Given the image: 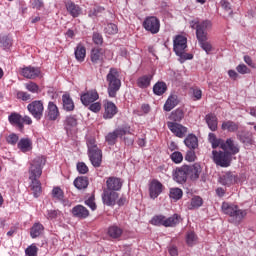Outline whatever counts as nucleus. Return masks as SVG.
<instances>
[{
    "label": "nucleus",
    "instance_id": "f257e3e1",
    "mask_svg": "<svg viewBox=\"0 0 256 256\" xmlns=\"http://www.w3.org/2000/svg\"><path fill=\"white\" fill-rule=\"evenodd\" d=\"M46 160L43 156H37L30 163L29 168V179L31 180L30 189L33 191L34 197H39L41 195V182L38 180L43 173V166Z\"/></svg>",
    "mask_w": 256,
    "mask_h": 256
},
{
    "label": "nucleus",
    "instance_id": "f03ea898",
    "mask_svg": "<svg viewBox=\"0 0 256 256\" xmlns=\"http://www.w3.org/2000/svg\"><path fill=\"white\" fill-rule=\"evenodd\" d=\"M221 210L224 215H229L230 223L234 225H240V223L247 217V210L240 209L239 206L235 204H229L228 202H223Z\"/></svg>",
    "mask_w": 256,
    "mask_h": 256
},
{
    "label": "nucleus",
    "instance_id": "7ed1b4c3",
    "mask_svg": "<svg viewBox=\"0 0 256 256\" xmlns=\"http://www.w3.org/2000/svg\"><path fill=\"white\" fill-rule=\"evenodd\" d=\"M106 81L108 83L107 93L108 97L115 99L117 92L121 89V78H119V70L117 68H110Z\"/></svg>",
    "mask_w": 256,
    "mask_h": 256
},
{
    "label": "nucleus",
    "instance_id": "20e7f679",
    "mask_svg": "<svg viewBox=\"0 0 256 256\" xmlns=\"http://www.w3.org/2000/svg\"><path fill=\"white\" fill-rule=\"evenodd\" d=\"M124 135H131V126L125 125L115 129L113 132H109L105 137L106 143H108V145H115L117 139L124 137Z\"/></svg>",
    "mask_w": 256,
    "mask_h": 256
},
{
    "label": "nucleus",
    "instance_id": "39448f33",
    "mask_svg": "<svg viewBox=\"0 0 256 256\" xmlns=\"http://www.w3.org/2000/svg\"><path fill=\"white\" fill-rule=\"evenodd\" d=\"M213 161L219 167H229L231 165V154L229 151H212Z\"/></svg>",
    "mask_w": 256,
    "mask_h": 256
},
{
    "label": "nucleus",
    "instance_id": "423d86ee",
    "mask_svg": "<svg viewBox=\"0 0 256 256\" xmlns=\"http://www.w3.org/2000/svg\"><path fill=\"white\" fill-rule=\"evenodd\" d=\"M143 27L152 35H157L161 29V21H159V19L155 16H149L145 18Z\"/></svg>",
    "mask_w": 256,
    "mask_h": 256
},
{
    "label": "nucleus",
    "instance_id": "0eeeda50",
    "mask_svg": "<svg viewBox=\"0 0 256 256\" xmlns=\"http://www.w3.org/2000/svg\"><path fill=\"white\" fill-rule=\"evenodd\" d=\"M27 109L37 121H40V119L43 117V111H45L43 102L41 100L31 102L28 104Z\"/></svg>",
    "mask_w": 256,
    "mask_h": 256
},
{
    "label": "nucleus",
    "instance_id": "6e6552de",
    "mask_svg": "<svg viewBox=\"0 0 256 256\" xmlns=\"http://www.w3.org/2000/svg\"><path fill=\"white\" fill-rule=\"evenodd\" d=\"M90 61L93 65H103V63H105V49L100 47L92 48Z\"/></svg>",
    "mask_w": 256,
    "mask_h": 256
},
{
    "label": "nucleus",
    "instance_id": "1a4fd4ad",
    "mask_svg": "<svg viewBox=\"0 0 256 256\" xmlns=\"http://www.w3.org/2000/svg\"><path fill=\"white\" fill-rule=\"evenodd\" d=\"M117 199H119V193L104 189L102 193V201L104 205H107L108 207H113L117 203Z\"/></svg>",
    "mask_w": 256,
    "mask_h": 256
},
{
    "label": "nucleus",
    "instance_id": "9d476101",
    "mask_svg": "<svg viewBox=\"0 0 256 256\" xmlns=\"http://www.w3.org/2000/svg\"><path fill=\"white\" fill-rule=\"evenodd\" d=\"M195 29H196V39H200L203 37H209L207 30L211 29V21L204 20L202 22H196Z\"/></svg>",
    "mask_w": 256,
    "mask_h": 256
},
{
    "label": "nucleus",
    "instance_id": "9b49d317",
    "mask_svg": "<svg viewBox=\"0 0 256 256\" xmlns=\"http://www.w3.org/2000/svg\"><path fill=\"white\" fill-rule=\"evenodd\" d=\"M168 129L180 139H183L185 135H187V127L177 123V122H168L167 123Z\"/></svg>",
    "mask_w": 256,
    "mask_h": 256
},
{
    "label": "nucleus",
    "instance_id": "f8f14e48",
    "mask_svg": "<svg viewBox=\"0 0 256 256\" xmlns=\"http://www.w3.org/2000/svg\"><path fill=\"white\" fill-rule=\"evenodd\" d=\"M187 168L185 165L181 167H177L173 171V179L176 181V183H180V185H183V183H187Z\"/></svg>",
    "mask_w": 256,
    "mask_h": 256
},
{
    "label": "nucleus",
    "instance_id": "ddd939ff",
    "mask_svg": "<svg viewBox=\"0 0 256 256\" xmlns=\"http://www.w3.org/2000/svg\"><path fill=\"white\" fill-rule=\"evenodd\" d=\"M80 99L82 104L85 105V107H89L91 103H95V101L99 99V93H97V90H90L82 94Z\"/></svg>",
    "mask_w": 256,
    "mask_h": 256
},
{
    "label": "nucleus",
    "instance_id": "4468645a",
    "mask_svg": "<svg viewBox=\"0 0 256 256\" xmlns=\"http://www.w3.org/2000/svg\"><path fill=\"white\" fill-rule=\"evenodd\" d=\"M149 193L151 199H157L160 193H163V184L157 179L152 180L149 185Z\"/></svg>",
    "mask_w": 256,
    "mask_h": 256
},
{
    "label": "nucleus",
    "instance_id": "2eb2a0df",
    "mask_svg": "<svg viewBox=\"0 0 256 256\" xmlns=\"http://www.w3.org/2000/svg\"><path fill=\"white\" fill-rule=\"evenodd\" d=\"M185 166H186V173L188 177H190L191 181H197L202 171L201 164L195 163L193 165H185Z\"/></svg>",
    "mask_w": 256,
    "mask_h": 256
},
{
    "label": "nucleus",
    "instance_id": "dca6fc26",
    "mask_svg": "<svg viewBox=\"0 0 256 256\" xmlns=\"http://www.w3.org/2000/svg\"><path fill=\"white\" fill-rule=\"evenodd\" d=\"M88 157L93 167H101L103 161V152H101V149L98 148L88 152Z\"/></svg>",
    "mask_w": 256,
    "mask_h": 256
},
{
    "label": "nucleus",
    "instance_id": "f3484780",
    "mask_svg": "<svg viewBox=\"0 0 256 256\" xmlns=\"http://www.w3.org/2000/svg\"><path fill=\"white\" fill-rule=\"evenodd\" d=\"M64 5L69 15H71V17H73L74 19L81 15L82 9L79 5L75 4V2L67 0L64 2Z\"/></svg>",
    "mask_w": 256,
    "mask_h": 256
},
{
    "label": "nucleus",
    "instance_id": "a211bd4d",
    "mask_svg": "<svg viewBox=\"0 0 256 256\" xmlns=\"http://www.w3.org/2000/svg\"><path fill=\"white\" fill-rule=\"evenodd\" d=\"M187 49V38L181 35H178L174 38L173 41V50L174 52L181 53V51H185Z\"/></svg>",
    "mask_w": 256,
    "mask_h": 256
},
{
    "label": "nucleus",
    "instance_id": "6ab92c4d",
    "mask_svg": "<svg viewBox=\"0 0 256 256\" xmlns=\"http://www.w3.org/2000/svg\"><path fill=\"white\" fill-rule=\"evenodd\" d=\"M106 190L114 191H121V187H123V182L117 177H109L106 181Z\"/></svg>",
    "mask_w": 256,
    "mask_h": 256
},
{
    "label": "nucleus",
    "instance_id": "aec40b11",
    "mask_svg": "<svg viewBox=\"0 0 256 256\" xmlns=\"http://www.w3.org/2000/svg\"><path fill=\"white\" fill-rule=\"evenodd\" d=\"M21 75H23L26 79H37V77L41 75V70L33 66H28L22 68Z\"/></svg>",
    "mask_w": 256,
    "mask_h": 256
},
{
    "label": "nucleus",
    "instance_id": "412c9836",
    "mask_svg": "<svg viewBox=\"0 0 256 256\" xmlns=\"http://www.w3.org/2000/svg\"><path fill=\"white\" fill-rule=\"evenodd\" d=\"M104 114L103 117L104 119H113V117H115V115H117V106L115 105V103L111 102V101H106L104 104Z\"/></svg>",
    "mask_w": 256,
    "mask_h": 256
},
{
    "label": "nucleus",
    "instance_id": "4be33fe9",
    "mask_svg": "<svg viewBox=\"0 0 256 256\" xmlns=\"http://www.w3.org/2000/svg\"><path fill=\"white\" fill-rule=\"evenodd\" d=\"M77 116L75 115H69L66 116L64 120V129L67 133H71L72 131H75L77 129Z\"/></svg>",
    "mask_w": 256,
    "mask_h": 256
},
{
    "label": "nucleus",
    "instance_id": "5701e85b",
    "mask_svg": "<svg viewBox=\"0 0 256 256\" xmlns=\"http://www.w3.org/2000/svg\"><path fill=\"white\" fill-rule=\"evenodd\" d=\"M71 213L77 219H87L89 217V210L83 205H76L72 208Z\"/></svg>",
    "mask_w": 256,
    "mask_h": 256
},
{
    "label": "nucleus",
    "instance_id": "b1692460",
    "mask_svg": "<svg viewBox=\"0 0 256 256\" xmlns=\"http://www.w3.org/2000/svg\"><path fill=\"white\" fill-rule=\"evenodd\" d=\"M236 136L243 145H253V134L251 132L241 130L236 133Z\"/></svg>",
    "mask_w": 256,
    "mask_h": 256
},
{
    "label": "nucleus",
    "instance_id": "393cba45",
    "mask_svg": "<svg viewBox=\"0 0 256 256\" xmlns=\"http://www.w3.org/2000/svg\"><path fill=\"white\" fill-rule=\"evenodd\" d=\"M223 151H230V155H237L239 153V144L231 138H228L224 144H222Z\"/></svg>",
    "mask_w": 256,
    "mask_h": 256
},
{
    "label": "nucleus",
    "instance_id": "a878e982",
    "mask_svg": "<svg viewBox=\"0 0 256 256\" xmlns=\"http://www.w3.org/2000/svg\"><path fill=\"white\" fill-rule=\"evenodd\" d=\"M221 128L223 131H228L229 133H238L239 123L228 120L222 123Z\"/></svg>",
    "mask_w": 256,
    "mask_h": 256
},
{
    "label": "nucleus",
    "instance_id": "bb28decb",
    "mask_svg": "<svg viewBox=\"0 0 256 256\" xmlns=\"http://www.w3.org/2000/svg\"><path fill=\"white\" fill-rule=\"evenodd\" d=\"M8 121L11 125H17L19 129H23V116H21V114L17 112L11 113L8 116Z\"/></svg>",
    "mask_w": 256,
    "mask_h": 256
},
{
    "label": "nucleus",
    "instance_id": "cd10ccee",
    "mask_svg": "<svg viewBox=\"0 0 256 256\" xmlns=\"http://www.w3.org/2000/svg\"><path fill=\"white\" fill-rule=\"evenodd\" d=\"M184 144L188 149H197L199 147V139L194 134H189L184 139Z\"/></svg>",
    "mask_w": 256,
    "mask_h": 256
},
{
    "label": "nucleus",
    "instance_id": "c85d7f7f",
    "mask_svg": "<svg viewBox=\"0 0 256 256\" xmlns=\"http://www.w3.org/2000/svg\"><path fill=\"white\" fill-rule=\"evenodd\" d=\"M197 41H198L201 49H203V51H205V53H207V55H209V53H211V51H213V46L211 45V42H208L209 36L197 38Z\"/></svg>",
    "mask_w": 256,
    "mask_h": 256
},
{
    "label": "nucleus",
    "instance_id": "c756f323",
    "mask_svg": "<svg viewBox=\"0 0 256 256\" xmlns=\"http://www.w3.org/2000/svg\"><path fill=\"white\" fill-rule=\"evenodd\" d=\"M179 105V100L177 99V95H171L168 97L164 104V111H172V109H175Z\"/></svg>",
    "mask_w": 256,
    "mask_h": 256
},
{
    "label": "nucleus",
    "instance_id": "7c9ffc66",
    "mask_svg": "<svg viewBox=\"0 0 256 256\" xmlns=\"http://www.w3.org/2000/svg\"><path fill=\"white\" fill-rule=\"evenodd\" d=\"M234 182H235V175H233V173L231 172H226L224 175H222L219 178V183L227 187L233 185Z\"/></svg>",
    "mask_w": 256,
    "mask_h": 256
},
{
    "label": "nucleus",
    "instance_id": "2f4dec72",
    "mask_svg": "<svg viewBox=\"0 0 256 256\" xmlns=\"http://www.w3.org/2000/svg\"><path fill=\"white\" fill-rule=\"evenodd\" d=\"M153 75L148 74L137 79V85L140 89H147L151 85Z\"/></svg>",
    "mask_w": 256,
    "mask_h": 256
},
{
    "label": "nucleus",
    "instance_id": "473e14b6",
    "mask_svg": "<svg viewBox=\"0 0 256 256\" xmlns=\"http://www.w3.org/2000/svg\"><path fill=\"white\" fill-rule=\"evenodd\" d=\"M57 117H59V108L53 102H49L48 104V119L50 121H57Z\"/></svg>",
    "mask_w": 256,
    "mask_h": 256
},
{
    "label": "nucleus",
    "instance_id": "72a5a7b5",
    "mask_svg": "<svg viewBox=\"0 0 256 256\" xmlns=\"http://www.w3.org/2000/svg\"><path fill=\"white\" fill-rule=\"evenodd\" d=\"M33 143L29 138H22L18 142V149L21 150L22 153H27V151H31Z\"/></svg>",
    "mask_w": 256,
    "mask_h": 256
},
{
    "label": "nucleus",
    "instance_id": "f704fd0d",
    "mask_svg": "<svg viewBox=\"0 0 256 256\" xmlns=\"http://www.w3.org/2000/svg\"><path fill=\"white\" fill-rule=\"evenodd\" d=\"M62 103L64 111H73L75 109V103L68 94L62 96Z\"/></svg>",
    "mask_w": 256,
    "mask_h": 256
},
{
    "label": "nucleus",
    "instance_id": "c9c22d12",
    "mask_svg": "<svg viewBox=\"0 0 256 256\" xmlns=\"http://www.w3.org/2000/svg\"><path fill=\"white\" fill-rule=\"evenodd\" d=\"M74 55L77 61L83 62L85 61V56L87 55V49H85V46H83L82 44H78L75 49Z\"/></svg>",
    "mask_w": 256,
    "mask_h": 256
},
{
    "label": "nucleus",
    "instance_id": "e433bc0d",
    "mask_svg": "<svg viewBox=\"0 0 256 256\" xmlns=\"http://www.w3.org/2000/svg\"><path fill=\"white\" fill-rule=\"evenodd\" d=\"M74 187H76V189H87V187H89V179L85 176H80L77 177L74 180Z\"/></svg>",
    "mask_w": 256,
    "mask_h": 256
},
{
    "label": "nucleus",
    "instance_id": "4c0bfd02",
    "mask_svg": "<svg viewBox=\"0 0 256 256\" xmlns=\"http://www.w3.org/2000/svg\"><path fill=\"white\" fill-rule=\"evenodd\" d=\"M108 235L112 239H119L123 235V229L117 225H112L108 228Z\"/></svg>",
    "mask_w": 256,
    "mask_h": 256
},
{
    "label": "nucleus",
    "instance_id": "58836bf2",
    "mask_svg": "<svg viewBox=\"0 0 256 256\" xmlns=\"http://www.w3.org/2000/svg\"><path fill=\"white\" fill-rule=\"evenodd\" d=\"M45 227L41 223H35L30 229V236L32 239H37L43 233Z\"/></svg>",
    "mask_w": 256,
    "mask_h": 256
},
{
    "label": "nucleus",
    "instance_id": "ea45409f",
    "mask_svg": "<svg viewBox=\"0 0 256 256\" xmlns=\"http://www.w3.org/2000/svg\"><path fill=\"white\" fill-rule=\"evenodd\" d=\"M183 117H185V112H183V109L178 108L171 112L169 119L177 123L179 121H182Z\"/></svg>",
    "mask_w": 256,
    "mask_h": 256
},
{
    "label": "nucleus",
    "instance_id": "a19ab883",
    "mask_svg": "<svg viewBox=\"0 0 256 256\" xmlns=\"http://www.w3.org/2000/svg\"><path fill=\"white\" fill-rule=\"evenodd\" d=\"M206 123L211 131H217V116L213 114L206 115Z\"/></svg>",
    "mask_w": 256,
    "mask_h": 256
},
{
    "label": "nucleus",
    "instance_id": "79ce46f5",
    "mask_svg": "<svg viewBox=\"0 0 256 256\" xmlns=\"http://www.w3.org/2000/svg\"><path fill=\"white\" fill-rule=\"evenodd\" d=\"M167 91V84L165 82H157L153 86V93L154 95H163Z\"/></svg>",
    "mask_w": 256,
    "mask_h": 256
},
{
    "label": "nucleus",
    "instance_id": "37998d69",
    "mask_svg": "<svg viewBox=\"0 0 256 256\" xmlns=\"http://www.w3.org/2000/svg\"><path fill=\"white\" fill-rule=\"evenodd\" d=\"M169 197L174 201H179V199L183 197V190H181L180 188H170Z\"/></svg>",
    "mask_w": 256,
    "mask_h": 256
},
{
    "label": "nucleus",
    "instance_id": "c03bdc74",
    "mask_svg": "<svg viewBox=\"0 0 256 256\" xmlns=\"http://www.w3.org/2000/svg\"><path fill=\"white\" fill-rule=\"evenodd\" d=\"M179 223V215L174 214L173 216L169 217L168 219L164 218V227H175Z\"/></svg>",
    "mask_w": 256,
    "mask_h": 256
},
{
    "label": "nucleus",
    "instance_id": "a18cd8bd",
    "mask_svg": "<svg viewBox=\"0 0 256 256\" xmlns=\"http://www.w3.org/2000/svg\"><path fill=\"white\" fill-rule=\"evenodd\" d=\"M13 45L11 38L7 35H0V47L2 49H9Z\"/></svg>",
    "mask_w": 256,
    "mask_h": 256
},
{
    "label": "nucleus",
    "instance_id": "49530a36",
    "mask_svg": "<svg viewBox=\"0 0 256 256\" xmlns=\"http://www.w3.org/2000/svg\"><path fill=\"white\" fill-rule=\"evenodd\" d=\"M106 35H117L119 28L114 23H109L104 28Z\"/></svg>",
    "mask_w": 256,
    "mask_h": 256
},
{
    "label": "nucleus",
    "instance_id": "de8ad7c7",
    "mask_svg": "<svg viewBox=\"0 0 256 256\" xmlns=\"http://www.w3.org/2000/svg\"><path fill=\"white\" fill-rule=\"evenodd\" d=\"M203 205V198L200 196H195L191 199L190 209H199Z\"/></svg>",
    "mask_w": 256,
    "mask_h": 256
},
{
    "label": "nucleus",
    "instance_id": "09e8293b",
    "mask_svg": "<svg viewBox=\"0 0 256 256\" xmlns=\"http://www.w3.org/2000/svg\"><path fill=\"white\" fill-rule=\"evenodd\" d=\"M186 243L189 247H193V245L197 243V235H195V232L191 231L187 233Z\"/></svg>",
    "mask_w": 256,
    "mask_h": 256
},
{
    "label": "nucleus",
    "instance_id": "8fccbe9b",
    "mask_svg": "<svg viewBox=\"0 0 256 256\" xmlns=\"http://www.w3.org/2000/svg\"><path fill=\"white\" fill-rule=\"evenodd\" d=\"M176 55L180 57L179 58L180 63H185V61L193 59V54L186 53L185 50L181 51L180 53H176Z\"/></svg>",
    "mask_w": 256,
    "mask_h": 256
},
{
    "label": "nucleus",
    "instance_id": "3c124183",
    "mask_svg": "<svg viewBox=\"0 0 256 256\" xmlns=\"http://www.w3.org/2000/svg\"><path fill=\"white\" fill-rule=\"evenodd\" d=\"M76 169L80 175H86V173H89V167H87V164L84 162H78L76 165Z\"/></svg>",
    "mask_w": 256,
    "mask_h": 256
},
{
    "label": "nucleus",
    "instance_id": "603ef678",
    "mask_svg": "<svg viewBox=\"0 0 256 256\" xmlns=\"http://www.w3.org/2000/svg\"><path fill=\"white\" fill-rule=\"evenodd\" d=\"M164 221H165V216L163 215H157V216H154L150 223L152 225H156V226H161V225H164Z\"/></svg>",
    "mask_w": 256,
    "mask_h": 256
},
{
    "label": "nucleus",
    "instance_id": "864d4df0",
    "mask_svg": "<svg viewBox=\"0 0 256 256\" xmlns=\"http://www.w3.org/2000/svg\"><path fill=\"white\" fill-rule=\"evenodd\" d=\"M25 87L30 93H39V85L35 82L26 83Z\"/></svg>",
    "mask_w": 256,
    "mask_h": 256
},
{
    "label": "nucleus",
    "instance_id": "5fc2aeb1",
    "mask_svg": "<svg viewBox=\"0 0 256 256\" xmlns=\"http://www.w3.org/2000/svg\"><path fill=\"white\" fill-rule=\"evenodd\" d=\"M37 251H39V248L35 244H32L26 248L25 253L27 256H37Z\"/></svg>",
    "mask_w": 256,
    "mask_h": 256
},
{
    "label": "nucleus",
    "instance_id": "6e6d98bb",
    "mask_svg": "<svg viewBox=\"0 0 256 256\" xmlns=\"http://www.w3.org/2000/svg\"><path fill=\"white\" fill-rule=\"evenodd\" d=\"M185 159L189 163H193V161H195V159H197V155H195V149L188 150L186 152Z\"/></svg>",
    "mask_w": 256,
    "mask_h": 256
},
{
    "label": "nucleus",
    "instance_id": "4d7b16f0",
    "mask_svg": "<svg viewBox=\"0 0 256 256\" xmlns=\"http://www.w3.org/2000/svg\"><path fill=\"white\" fill-rule=\"evenodd\" d=\"M236 71L240 73V75H247L251 73V69H249L245 64H239L236 67Z\"/></svg>",
    "mask_w": 256,
    "mask_h": 256
},
{
    "label": "nucleus",
    "instance_id": "13d9d810",
    "mask_svg": "<svg viewBox=\"0 0 256 256\" xmlns=\"http://www.w3.org/2000/svg\"><path fill=\"white\" fill-rule=\"evenodd\" d=\"M52 196L55 198V199H58V201H62L63 199V190H61V188L59 187H55L53 190H52Z\"/></svg>",
    "mask_w": 256,
    "mask_h": 256
},
{
    "label": "nucleus",
    "instance_id": "bf43d9fd",
    "mask_svg": "<svg viewBox=\"0 0 256 256\" xmlns=\"http://www.w3.org/2000/svg\"><path fill=\"white\" fill-rule=\"evenodd\" d=\"M170 157L174 163H181L183 161V154L179 151L173 152Z\"/></svg>",
    "mask_w": 256,
    "mask_h": 256
},
{
    "label": "nucleus",
    "instance_id": "052dcab7",
    "mask_svg": "<svg viewBox=\"0 0 256 256\" xmlns=\"http://www.w3.org/2000/svg\"><path fill=\"white\" fill-rule=\"evenodd\" d=\"M87 147H88V152L99 149V147H97L95 138H88Z\"/></svg>",
    "mask_w": 256,
    "mask_h": 256
},
{
    "label": "nucleus",
    "instance_id": "680f3d73",
    "mask_svg": "<svg viewBox=\"0 0 256 256\" xmlns=\"http://www.w3.org/2000/svg\"><path fill=\"white\" fill-rule=\"evenodd\" d=\"M85 205H87V207H90L92 211H95V209H97V204L95 203V196H91L87 200H85Z\"/></svg>",
    "mask_w": 256,
    "mask_h": 256
},
{
    "label": "nucleus",
    "instance_id": "e2e57ef3",
    "mask_svg": "<svg viewBox=\"0 0 256 256\" xmlns=\"http://www.w3.org/2000/svg\"><path fill=\"white\" fill-rule=\"evenodd\" d=\"M92 41L95 45H103V36L100 33L94 32Z\"/></svg>",
    "mask_w": 256,
    "mask_h": 256
},
{
    "label": "nucleus",
    "instance_id": "0e129e2a",
    "mask_svg": "<svg viewBox=\"0 0 256 256\" xmlns=\"http://www.w3.org/2000/svg\"><path fill=\"white\" fill-rule=\"evenodd\" d=\"M221 7L228 13L229 15H233V9L231 8V3L228 1L222 0L221 1Z\"/></svg>",
    "mask_w": 256,
    "mask_h": 256
},
{
    "label": "nucleus",
    "instance_id": "69168bd1",
    "mask_svg": "<svg viewBox=\"0 0 256 256\" xmlns=\"http://www.w3.org/2000/svg\"><path fill=\"white\" fill-rule=\"evenodd\" d=\"M89 106V110L92 111V113H99L101 111V103L99 102H92Z\"/></svg>",
    "mask_w": 256,
    "mask_h": 256
},
{
    "label": "nucleus",
    "instance_id": "338daca9",
    "mask_svg": "<svg viewBox=\"0 0 256 256\" xmlns=\"http://www.w3.org/2000/svg\"><path fill=\"white\" fill-rule=\"evenodd\" d=\"M17 99H21L22 101H29L31 99V94L24 91H19L17 92Z\"/></svg>",
    "mask_w": 256,
    "mask_h": 256
},
{
    "label": "nucleus",
    "instance_id": "774afa93",
    "mask_svg": "<svg viewBox=\"0 0 256 256\" xmlns=\"http://www.w3.org/2000/svg\"><path fill=\"white\" fill-rule=\"evenodd\" d=\"M7 143H9V145H17V141H19V136H17V134H10L7 138H6Z\"/></svg>",
    "mask_w": 256,
    "mask_h": 256
}]
</instances>
